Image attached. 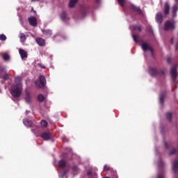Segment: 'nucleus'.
Segmentation results:
<instances>
[{"label": "nucleus", "instance_id": "24", "mask_svg": "<svg viewBox=\"0 0 178 178\" xmlns=\"http://www.w3.org/2000/svg\"><path fill=\"white\" fill-rule=\"evenodd\" d=\"M19 38L21 40V42H24V41H26V35L24 33H20Z\"/></svg>", "mask_w": 178, "mask_h": 178}, {"label": "nucleus", "instance_id": "8", "mask_svg": "<svg viewBox=\"0 0 178 178\" xmlns=\"http://www.w3.org/2000/svg\"><path fill=\"white\" fill-rule=\"evenodd\" d=\"M170 73H171V75L172 76L173 79H176V76L177 75V65L171 67Z\"/></svg>", "mask_w": 178, "mask_h": 178}, {"label": "nucleus", "instance_id": "16", "mask_svg": "<svg viewBox=\"0 0 178 178\" xmlns=\"http://www.w3.org/2000/svg\"><path fill=\"white\" fill-rule=\"evenodd\" d=\"M6 65H1L0 66V77L2 76V73H3V72H6Z\"/></svg>", "mask_w": 178, "mask_h": 178}, {"label": "nucleus", "instance_id": "31", "mask_svg": "<svg viewBox=\"0 0 178 178\" xmlns=\"http://www.w3.org/2000/svg\"><path fill=\"white\" fill-rule=\"evenodd\" d=\"M133 40L135 41V42H138V36L137 35H133Z\"/></svg>", "mask_w": 178, "mask_h": 178}, {"label": "nucleus", "instance_id": "22", "mask_svg": "<svg viewBox=\"0 0 178 178\" xmlns=\"http://www.w3.org/2000/svg\"><path fill=\"white\" fill-rule=\"evenodd\" d=\"M157 178H165V172L160 171L157 173Z\"/></svg>", "mask_w": 178, "mask_h": 178}, {"label": "nucleus", "instance_id": "36", "mask_svg": "<svg viewBox=\"0 0 178 178\" xmlns=\"http://www.w3.org/2000/svg\"><path fill=\"white\" fill-rule=\"evenodd\" d=\"M175 152H176V149H172V151L170 152V154L172 155V154H175Z\"/></svg>", "mask_w": 178, "mask_h": 178}, {"label": "nucleus", "instance_id": "23", "mask_svg": "<svg viewBox=\"0 0 178 178\" xmlns=\"http://www.w3.org/2000/svg\"><path fill=\"white\" fill-rule=\"evenodd\" d=\"M176 12H177V4L174 5L172 8V15L176 16Z\"/></svg>", "mask_w": 178, "mask_h": 178}, {"label": "nucleus", "instance_id": "35", "mask_svg": "<svg viewBox=\"0 0 178 178\" xmlns=\"http://www.w3.org/2000/svg\"><path fill=\"white\" fill-rule=\"evenodd\" d=\"M104 170H105L106 172L108 171V170H109L108 166V165H104Z\"/></svg>", "mask_w": 178, "mask_h": 178}, {"label": "nucleus", "instance_id": "10", "mask_svg": "<svg viewBox=\"0 0 178 178\" xmlns=\"http://www.w3.org/2000/svg\"><path fill=\"white\" fill-rule=\"evenodd\" d=\"M19 52L22 59H26L27 58V52L22 49H19Z\"/></svg>", "mask_w": 178, "mask_h": 178}, {"label": "nucleus", "instance_id": "2", "mask_svg": "<svg viewBox=\"0 0 178 178\" xmlns=\"http://www.w3.org/2000/svg\"><path fill=\"white\" fill-rule=\"evenodd\" d=\"M45 77L44 76H40L38 79L35 81V84L38 88H42L45 86Z\"/></svg>", "mask_w": 178, "mask_h": 178}, {"label": "nucleus", "instance_id": "19", "mask_svg": "<svg viewBox=\"0 0 178 178\" xmlns=\"http://www.w3.org/2000/svg\"><path fill=\"white\" fill-rule=\"evenodd\" d=\"M172 168L175 171L178 170V160L174 161L172 163Z\"/></svg>", "mask_w": 178, "mask_h": 178}, {"label": "nucleus", "instance_id": "15", "mask_svg": "<svg viewBox=\"0 0 178 178\" xmlns=\"http://www.w3.org/2000/svg\"><path fill=\"white\" fill-rule=\"evenodd\" d=\"M78 1L79 0H70L69 2L70 8H74V6H76V3H77Z\"/></svg>", "mask_w": 178, "mask_h": 178}, {"label": "nucleus", "instance_id": "43", "mask_svg": "<svg viewBox=\"0 0 178 178\" xmlns=\"http://www.w3.org/2000/svg\"><path fill=\"white\" fill-rule=\"evenodd\" d=\"M178 2V0H176Z\"/></svg>", "mask_w": 178, "mask_h": 178}, {"label": "nucleus", "instance_id": "28", "mask_svg": "<svg viewBox=\"0 0 178 178\" xmlns=\"http://www.w3.org/2000/svg\"><path fill=\"white\" fill-rule=\"evenodd\" d=\"M41 126H42V127H47V126H48V122L45 120H42Z\"/></svg>", "mask_w": 178, "mask_h": 178}, {"label": "nucleus", "instance_id": "21", "mask_svg": "<svg viewBox=\"0 0 178 178\" xmlns=\"http://www.w3.org/2000/svg\"><path fill=\"white\" fill-rule=\"evenodd\" d=\"M3 60H10V56H9V54L4 53L3 54Z\"/></svg>", "mask_w": 178, "mask_h": 178}, {"label": "nucleus", "instance_id": "33", "mask_svg": "<svg viewBox=\"0 0 178 178\" xmlns=\"http://www.w3.org/2000/svg\"><path fill=\"white\" fill-rule=\"evenodd\" d=\"M88 8H87V7H83L82 8L83 13H86V12H88Z\"/></svg>", "mask_w": 178, "mask_h": 178}, {"label": "nucleus", "instance_id": "37", "mask_svg": "<svg viewBox=\"0 0 178 178\" xmlns=\"http://www.w3.org/2000/svg\"><path fill=\"white\" fill-rule=\"evenodd\" d=\"M135 10H136L137 12H140V8L137 7L135 8Z\"/></svg>", "mask_w": 178, "mask_h": 178}, {"label": "nucleus", "instance_id": "20", "mask_svg": "<svg viewBox=\"0 0 178 178\" xmlns=\"http://www.w3.org/2000/svg\"><path fill=\"white\" fill-rule=\"evenodd\" d=\"M44 99H45V97L43 95L40 94L39 95H38V100L40 102H42L43 101H44Z\"/></svg>", "mask_w": 178, "mask_h": 178}, {"label": "nucleus", "instance_id": "26", "mask_svg": "<svg viewBox=\"0 0 178 178\" xmlns=\"http://www.w3.org/2000/svg\"><path fill=\"white\" fill-rule=\"evenodd\" d=\"M9 77H10V74L9 73H5L3 76V79H4V80H9Z\"/></svg>", "mask_w": 178, "mask_h": 178}, {"label": "nucleus", "instance_id": "39", "mask_svg": "<svg viewBox=\"0 0 178 178\" xmlns=\"http://www.w3.org/2000/svg\"><path fill=\"white\" fill-rule=\"evenodd\" d=\"M42 67H43V69H45V67H44V66H43Z\"/></svg>", "mask_w": 178, "mask_h": 178}, {"label": "nucleus", "instance_id": "25", "mask_svg": "<svg viewBox=\"0 0 178 178\" xmlns=\"http://www.w3.org/2000/svg\"><path fill=\"white\" fill-rule=\"evenodd\" d=\"M65 165H66V162H65L63 160L58 162V166H60V168H64Z\"/></svg>", "mask_w": 178, "mask_h": 178}, {"label": "nucleus", "instance_id": "34", "mask_svg": "<svg viewBox=\"0 0 178 178\" xmlns=\"http://www.w3.org/2000/svg\"><path fill=\"white\" fill-rule=\"evenodd\" d=\"M134 30H138L139 31H141V27L138 26H134Z\"/></svg>", "mask_w": 178, "mask_h": 178}, {"label": "nucleus", "instance_id": "32", "mask_svg": "<svg viewBox=\"0 0 178 178\" xmlns=\"http://www.w3.org/2000/svg\"><path fill=\"white\" fill-rule=\"evenodd\" d=\"M166 117L168 120H170V119L172 118V113H168Z\"/></svg>", "mask_w": 178, "mask_h": 178}, {"label": "nucleus", "instance_id": "1", "mask_svg": "<svg viewBox=\"0 0 178 178\" xmlns=\"http://www.w3.org/2000/svg\"><path fill=\"white\" fill-rule=\"evenodd\" d=\"M23 92L22 86V78L20 76H16L15 78V84L11 87L10 94L13 98H20Z\"/></svg>", "mask_w": 178, "mask_h": 178}, {"label": "nucleus", "instance_id": "5", "mask_svg": "<svg viewBox=\"0 0 178 178\" xmlns=\"http://www.w3.org/2000/svg\"><path fill=\"white\" fill-rule=\"evenodd\" d=\"M24 99L26 104H31V102L33 101V97H31V95H30V92H26Z\"/></svg>", "mask_w": 178, "mask_h": 178}, {"label": "nucleus", "instance_id": "13", "mask_svg": "<svg viewBox=\"0 0 178 178\" xmlns=\"http://www.w3.org/2000/svg\"><path fill=\"white\" fill-rule=\"evenodd\" d=\"M42 138H43V140H49V138H51V134L48 133V132H44L42 134Z\"/></svg>", "mask_w": 178, "mask_h": 178}, {"label": "nucleus", "instance_id": "42", "mask_svg": "<svg viewBox=\"0 0 178 178\" xmlns=\"http://www.w3.org/2000/svg\"><path fill=\"white\" fill-rule=\"evenodd\" d=\"M97 2L99 1V0H97Z\"/></svg>", "mask_w": 178, "mask_h": 178}, {"label": "nucleus", "instance_id": "18", "mask_svg": "<svg viewBox=\"0 0 178 178\" xmlns=\"http://www.w3.org/2000/svg\"><path fill=\"white\" fill-rule=\"evenodd\" d=\"M149 73L152 76H155V74H156V69H155V68H149Z\"/></svg>", "mask_w": 178, "mask_h": 178}, {"label": "nucleus", "instance_id": "27", "mask_svg": "<svg viewBox=\"0 0 178 178\" xmlns=\"http://www.w3.org/2000/svg\"><path fill=\"white\" fill-rule=\"evenodd\" d=\"M163 98H165V94L161 93L159 97V101L161 104H163Z\"/></svg>", "mask_w": 178, "mask_h": 178}, {"label": "nucleus", "instance_id": "11", "mask_svg": "<svg viewBox=\"0 0 178 178\" xmlns=\"http://www.w3.org/2000/svg\"><path fill=\"white\" fill-rule=\"evenodd\" d=\"M169 9H170V6L169 5V3L166 2L164 4V15H168L169 14Z\"/></svg>", "mask_w": 178, "mask_h": 178}, {"label": "nucleus", "instance_id": "3", "mask_svg": "<svg viewBox=\"0 0 178 178\" xmlns=\"http://www.w3.org/2000/svg\"><path fill=\"white\" fill-rule=\"evenodd\" d=\"M175 29V21L171 20V21H167L164 24V30L165 31H170Z\"/></svg>", "mask_w": 178, "mask_h": 178}, {"label": "nucleus", "instance_id": "9", "mask_svg": "<svg viewBox=\"0 0 178 178\" xmlns=\"http://www.w3.org/2000/svg\"><path fill=\"white\" fill-rule=\"evenodd\" d=\"M36 42L40 47H44L45 45V40L41 38H37Z\"/></svg>", "mask_w": 178, "mask_h": 178}, {"label": "nucleus", "instance_id": "6", "mask_svg": "<svg viewBox=\"0 0 178 178\" xmlns=\"http://www.w3.org/2000/svg\"><path fill=\"white\" fill-rule=\"evenodd\" d=\"M60 17L61 19V20H63V22H67V20H69V15H67V13H66V12L63 11L60 14Z\"/></svg>", "mask_w": 178, "mask_h": 178}, {"label": "nucleus", "instance_id": "29", "mask_svg": "<svg viewBox=\"0 0 178 178\" xmlns=\"http://www.w3.org/2000/svg\"><path fill=\"white\" fill-rule=\"evenodd\" d=\"M125 1H126V0H118V3H119L121 6H124Z\"/></svg>", "mask_w": 178, "mask_h": 178}, {"label": "nucleus", "instance_id": "4", "mask_svg": "<svg viewBox=\"0 0 178 178\" xmlns=\"http://www.w3.org/2000/svg\"><path fill=\"white\" fill-rule=\"evenodd\" d=\"M142 49L145 52L146 51H149V52H152V47L148 44V43L145 42H142L141 44Z\"/></svg>", "mask_w": 178, "mask_h": 178}, {"label": "nucleus", "instance_id": "14", "mask_svg": "<svg viewBox=\"0 0 178 178\" xmlns=\"http://www.w3.org/2000/svg\"><path fill=\"white\" fill-rule=\"evenodd\" d=\"M156 21L157 23H159V24H161V23H162V14L161 13H158L156 15Z\"/></svg>", "mask_w": 178, "mask_h": 178}, {"label": "nucleus", "instance_id": "38", "mask_svg": "<svg viewBox=\"0 0 178 178\" xmlns=\"http://www.w3.org/2000/svg\"><path fill=\"white\" fill-rule=\"evenodd\" d=\"M159 164H160V165H163V161H162V160H160Z\"/></svg>", "mask_w": 178, "mask_h": 178}, {"label": "nucleus", "instance_id": "12", "mask_svg": "<svg viewBox=\"0 0 178 178\" xmlns=\"http://www.w3.org/2000/svg\"><path fill=\"white\" fill-rule=\"evenodd\" d=\"M42 31V33L44 35H47V37H51V35H52V31L49 29H44Z\"/></svg>", "mask_w": 178, "mask_h": 178}, {"label": "nucleus", "instance_id": "7", "mask_svg": "<svg viewBox=\"0 0 178 178\" xmlns=\"http://www.w3.org/2000/svg\"><path fill=\"white\" fill-rule=\"evenodd\" d=\"M29 24L33 26V27H37V19L34 17H31L29 18Z\"/></svg>", "mask_w": 178, "mask_h": 178}, {"label": "nucleus", "instance_id": "17", "mask_svg": "<svg viewBox=\"0 0 178 178\" xmlns=\"http://www.w3.org/2000/svg\"><path fill=\"white\" fill-rule=\"evenodd\" d=\"M24 124L26 127H30V126H31V121H30V120H29L27 119H24Z\"/></svg>", "mask_w": 178, "mask_h": 178}, {"label": "nucleus", "instance_id": "41", "mask_svg": "<svg viewBox=\"0 0 178 178\" xmlns=\"http://www.w3.org/2000/svg\"><path fill=\"white\" fill-rule=\"evenodd\" d=\"M162 73L164 74L165 72H163V71H162Z\"/></svg>", "mask_w": 178, "mask_h": 178}, {"label": "nucleus", "instance_id": "40", "mask_svg": "<svg viewBox=\"0 0 178 178\" xmlns=\"http://www.w3.org/2000/svg\"><path fill=\"white\" fill-rule=\"evenodd\" d=\"M173 41V39L171 40V42Z\"/></svg>", "mask_w": 178, "mask_h": 178}, {"label": "nucleus", "instance_id": "30", "mask_svg": "<svg viewBox=\"0 0 178 178\" xmlns=\"http://www.w3.org/2000/svg\"><path fill=\"white\" fill-rule=\"evenodd\" d=\"M1 41H5L6 40V36L5 35H0Z\"/></svg>", "mask_w": 178, "mask_h": 178}]
</instances>
